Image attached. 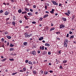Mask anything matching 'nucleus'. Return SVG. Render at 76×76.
<instances>
[{
  "label": "nucleus",
  "mask_w": 76,
  "mask_h": 76,
  "mask_svg": "<svg viewBox=\"0 0 76 76\" xmlns=\"http://www.w3.org/2000/svg\"><path fill=\"white\" fill-rule=\"evenodd\" d=\"M15 21H13L12 23V25H13L14 26H15Z\"/></svg>",
  "instance_id": "obj_23"
},
{
  "label": "nucleus",
  "mask_w": 76,
  "mask_h": 76,
  "mask_svg": "<svg viewBox=\"0 0 76 76\" xmlns=\"http://www.w3.org/2000/svg\"><path fill=\"white\" fill-rule=\"evenodd\" d=\"M48 72H50V73H53V71L50 70V71H49Z\"/></svg>",
  "instance_id": "obj_48"
},
{
  "label": "nucleus",
  "mask_w": 76,
  "mask_h": 76,
  "mask_svg": "<svg viewBox=\"0 0 76 76\" xmlns=\"http://www.w3.org/2000/svg\"><path fill=\"white\" fill-rule=\"evenodd\" d=\"M62 20H64V21H66V20H67V19H66V18H62Z\"/></svg>",
  "instance_id": "obj_14"
},
{
  "label": "nucleus",
  "mask_w": 76,
  "mask_h": 76,
  "mask_svg": "<svg viewBox=\"0 0 76 76\" xmlns=\"http://www.w3.org/2000/svg\"><path fill=\"white\" fill-rule=\"evenodd\" d=\"M44 39V37H42L39 39V41H41V40H43Z\"/></svg>",
  "instance_id": "obj_12"
},
{
  "label": "nucleus",
  "mask_w": 76,
  "mask_h": 76,
  "mask_svg": "<svg viewBox=\"0 0 76 76\" xmlns=\"http://www.w3.org/2000/svg\"><path fill=\"white\" fill-rule=\"evenodd\" d=\"M50 12L51 13H52V14H53L54 13V12L53 11H50Z\"/></svg>",
  "instance_id": "obj_52"
},
{
  "label": "nucleus",
  "mask_w": 76,
  "mask_h": 76,
  "mask_svg": "<svg viewBox=\"0 0 76 76\" xmlns=\"http://www.w3.org/2000/svg\"><path fill=\"white\" fill-rule=\"evenodd\" d=\"M1 40L2 41V42H4V38H2L1 39Z\"/></svg>",
  "instance_id": "obj_35"
},
{
  "label": "nucleus",
  "mask_w": 76,
  "mask_h": 76,
  "mask_svg": "<svg viewBox=\"0 0 76 76\" xmlns=\"http://www.w3.org/2000/svg\"><path fill=\"white\" fill-rule=\"evenodd\" d=\"M46 4L47 6H50V4H49L47 3Z\"/></svg>",
  "instance_id": "obj_53"
},
{
  "label": "nucleus",
  "mask_w": 76,
  "mask_h": 76,
  "mask_svg": "<svg viewBox=\"0 0 76 76\" xmlns=\"http://www.w3.org/2000/svg\"><path fill=\"white\" fill-rule=\"evenodd\" d=\"M10 61H14V59L13 58H12V59L10 58Z\"/></svg>",
  "instance_id": "obj_43"
},
{
  "label": "nucleus",
  "mask_w": 76,
  "mask_h": 76,
  "mask_svg": "<svg viewBox=\"0 0 76 76\" xmlns=\"http://www.w3.org/2000/svg\"><path fill=\"white\" fill-rule=\"evenodd\" d=\"M47 74H48V72L47 71L44 72V75H47Z\"/></svg>",
  "instance_id": "obj_8"
},
{
  "label": "nucleus",
  "mask_w": 76,
  "mask_h": 76,
  "mask_svg": "<svg viewBox=\"0 0 76 76\" xmlns=\"http://www.w3.org/2000/svg\"><path fill=\"white\" fill-rule=\"evenodd\" d=\"M75 35L73 34L72 36H71L69 38L70 39H72V38H74V36Z\"/></svg>",
  "instance_id": "obj_17"
},
{
  "label": "nucleus",
  "mask_w": 76,
  "mask_h": 76,
  "mask_svg": "<svg viewBox=\"0 0 76 76\" xmlns=\"http://www.w3.org/2000/svg\"><path fill=\"white\" fill-rule=\"evenodd\" d=\"M43 19V18H40L39 19V20H40V21H42V20Z\"/></svg>",
  "instance_id": "obj_37"
},
{
  "label": "nucleus",
  "mask_w": 76,
  "mask_h": 76,
  "mask_svg": "<svg viewBox=\"0 0 76 76\" xmlns=\"http://www.w3.org/2000/svg\"><path fill=\"white\" fill-rule=\"evenodd\" d=\"M3 10H1L0 11V13H3Z\"/></svg>",
  "instance_id": "obj_39"
},
{
  "label": "nucleus",
  "mask_w": 76,
  "mask_h": 76,
  "mask_svg": "<svg viewBox=\"0 0 76 76\" xmlns=\"http://www.w3.org/2000/svg\"><path fill=\"white\" fill-rule=\"evenodd\" d=\"M59 68H60V69H63V68L62 67V66H61V65L60 66Z\"/></svg>",
  "instance_id": "obj_56"
},
{
  "label": "nucleus",
  "mask_w": 76,
  "mask_h": 76,
  "mask_svg": "<svg viewBox=\"0 0 76 76\" xmlns=\"http://www.w3.org/2000/svg\"><path fill=\"white\" fill-rule=\"evenodd\" d=\"M65 15H67V16H69V15L66 12L65 13Z\"/></svg>",
  "instance_id": "obj_45"
},
{
  "label": "nucleus",
  "mask_w": 76,
  "mask_h": 76,
  "mask_svg": "<svg viewBox=\"0 0 76 76\" xmlns=\"http://www.w3.org/2000/svg\"><path fill=\"white\" fill-rule=\"evenodd\" d=\"M7 38H8V39H11V38H12V37H10V36H7Z\"/></svg>",
  "instance_id": "obj_18"
},
{
  "label": "nucleus",
  "mask_w": 76,
  "mask_h": 76,
  "mask_svg": "<svg viewBox=\"0 0 76 76\" xmlns=\"http://www.w3.org/2000/svg\"><path fill=\"white\" fill-rule=\"evenodd\" d=\"M61 50H60L59 51H58V53L59 54H61Z\"/></svg>",
  "instance_id": "obj_41"
},
{
  "label": "nucleus",
  "mask_w": 76,
  "mask_h": 76,
  "mask_svg": "<svg viewBox=\"0 0 76 76\" xmlns=\"http://www.w3.org/2000/svg\"><path fill=\"white\" fill-rule=\"evenodd\" d=\"M11 55H12V56H16V54L15 53L13 52V53L11 54Z\"/></svg>",
  "instance_id": "obj_25"
},
{
  "label": "nucleus",
  "mask_w": 76,
  "mask_h": 76,
  "mask_svg": "<svg viewBox=\"0 0 76 76\" xmlns=\"http://www.w3.org/2000/svg\"><path fill=\"white\" fill-rule=\"evenodd\" d=\"M30 54H32L33 56H35L37 54V52L35 50L30 52Z\"/></svg>",
  "instance_id": "obj_3"
},
{
  "label": "nucleus",
  "mask_w": 76,
  "mask_h": 76,
  "mask_svg": "<svg viewBox=\"0 0 76 76\" xmlns=\"http://www.w3.org/2000/svg\"><path fill=\"white\" fill-rule=\"evenodd\" d=\"M48 28H48V26H47L46 27V30H48Z\"/></svg>",
  "instance_id": "obj_51"
},
{
  "label": "nucleus",
  "mask_w": 76,
  "mask_h": 76,
  "mask_svg": "<svg viewBox=\"0 0 76 76\" xmlns=\"http://www.w3.org/2000/svg\"><path fill=\"white\" fill-rule=\"evenodd\" d=\"M56 39L57 40H60V38H59V37H56Z\"/></svg>",
  "instance_id": "obj_44"
},
{
  "label": "nucleus",
  "mask_w": 76,
  "mask_h": 76,
  "mask_svg": "<svg viewBox=\"0 0 76 76\" xmlns=\"http://www.w3.org/2000/svg\"><path fill=\"white\" fill-rule=\"evenodd\" d=\"M69 34H67L66 37H67V38H68V37H69Z\"/></svg>",
  "instance_id": "obj_58"
},
{
  "label": "nucleus",
  "mask_w": 76,
  "mask_h": 76,
  "mask_svg": "<svg viewBox=\"0 0 76 76\" xmlns=\"http://www.w3.org/2000/svg\"><path fill=\"white\" fill-rule=\"evenodd\" d=\"M4 34H5V35H7L8 34V33L7 31H5L4 32Z\"/></svg>",
  "instance_id": "obj_42"
},
{
  "label": "nucleus",
  "mask_w": 76,
  "mask_h": 76,
  "mask_svg": "<svg viewBox=\"0 0 76 76\" xmlns=\"http://www.w3.org/2000/svg\"><path fill=\"white\" fill-rule=\"evenodd\" d=\"M47 52L45 51H44L43 53H42L43 55H45L46 54H47Z\"/></svg>",
  "instance_id": "obj_20"
},
{
  "label": "nucleus",
  "mask_w": 76,
  "mask_h": 76,
  "mask_svg": "<svg viewBox=\"0 0 76 76\" xmlns=\"http://www.w3.org/2000/svg\"><path fill=\"white\" fill-rule=\"evenodd\" d=\"M23 45H25V46L28 45V42H24Z\"/></svg>",
  "instance_id": "obj_13"
},
{
  "label": "nucleus",
  "mask_w": 76,
  "mask_h": 76,
  "mask_svg": "<svg viewBox=\"0 0 76 76\" xmlns=\"http://www.w3.org/2000/svg\"><path fill=\"white\" fill-rule=\"evenodd\" d=\"M33 73L35 75H36L37 74V72H36V71H33Z\"/></svg>",
  "instance_id": "obj_36"
},
{
  "label": "nucleus",
  "mask_w": 76,
  "mask_h": 76,
  "mask_svg": "<svg viewBox=\"0 0 76 76\" xmlns=\"http://www.w3.org/2000/svg\"><path fill=\"white\" fill-rule=\"evenodd\" d=\"M69 34H73V32L72 31H69Z\"/></svg>",
  "instance_id": "obj_46"
},
{
  "label": "nucleus",
  "mask_w": 76,
  "mask_h": 76,
  "mask_svg": "<svg viewBox=\"0 0 76 76\" xmlns=\"http://www.w3.org/2000/svg\"><path fill=\"white\" fill-rule=\"evenodd\" d=\"M67 13L68 15H70V10H68Z\"/></svg>",
  "instance_id": "obj_29"
},
{
  "label": "nucleus",
  "mask_w": 76,
  "mask_h": 76,
  "mask_svg": "<svg viewBox=\"0 0 76 76\" xmlns=\"http://www.w3.org/2000/svg\"><path fill=\"white\" fill-rule=\"evenodd\" d=\"M28 64L31 65H33V63L31 61H29L28 62Z\"/></svg>",
  "instance_id": "obj_11"
},
{
  "label": "nucleus",
  "mask_w": 76,
  "mask_h": 76,
  "mask_svg": "<svg viewBox=\"0 0 76 76\" xmlns=\"http://www.w3.org/2000/svg\"><path fill=\"white\" fill-rule=\"evenodd\" d=\"M40 50H44V46H42V47L40 46L39 48Z\"/></svg>",
  "instance_id": "obj_6"
},
{
  "label": "nucleus",
  "mask_w": 76,
  "mask_h": 76,
  "mask_svg": "<svg viewBox=\"0 0 76 76\" xmlns=\"http://www.w3.org/2000/svg\"><path fill=\"white\" fill-rule=\"evenodd\" d=\"M20 72H24V71H23V70H20Z\"/></svg>",
  "instance_id": "obj_55"
},
{
  "label": "nucleus",
  "mask_w": 76,
  "mask_h": 76,
  "mask_svg": "<svg viewBox=\"0 0 76 76\" xmlns=\"http://www.w3.org/2000/svg\"><path fill=\"white\" fill-rule=\"evenodd\" d=\"M35 14L36 15H38V12H35Z\"/></svg>",
  "instance_id": "obj_59"
},
{
  "label": "nucleus",
  "mask_w": 76,
  "mask_h": 76,
  "mask_svg": "<svg viewBox=\"0 0 76 76\" xmlns=\"http://www.w3.org/2000/svg\"><path fill=\"white\" fill-rule=\"evenodd\" d=\"M25 10L27 11V12H29V9L27 8H25Z\"/></svg>",
  "instance_id": "obj_24"
},
{
  "label": "nucleus",
  "mask_w": 76,
  "mask_h": 76,
  "mask_svg": "<svg viewBox=\"0 0 76 76\" xmlns=\"http://www.w3.org/2000/svg\"><path fill=\"white\" fill-rule=\"evenodd\" d=\"M40 72L41 73V74L42 75L44 73V71H43L42 70H41L40 71Z\"/></svg>",
  "instance_id": "obj_32"
},
{
  "label": "nucleus",
  "mask_w": 76,
  "mask_h": 76,
  "mask_svg": "<svg viewBox=\"0 0 76 76\" xmlns=\"http://www.w3.org/2000/svg\"><path fill=\"white\" fill-rule=\"evenodd\" d=\"M23 70L24 71V72H25V71H26V68L24 67L23 68Z\"/></svg>",
  "instance_id": "obj_34"
},
{
  "label": "nucleus",
  "mask_w": 76,
  "mask_h": 76,
  "mask_svg": "<svg viewBox=\"0 0 76 76\" xmlns=\"http://www.w3.org/2000/svg\"><path fill=\"white\" fill-rule=\"evenodd\" d=\"M27 15H29V16H32V14L31 12L28 13H27Z\"/></svg>",
  "instance_id": "obj_19"
},
{
  "label": "nucleus",
  "mask_w": 76,
  "mask_h": 76,
  "mask_svg": "<svg viewBox=\"0 0 76 76\" xmlns=\"http://www.w3.org/2000/svg\"><path fill=\"white\" fill-rule=\"evenodd\" d=\"M51 1L54 5H58V3L56 2V1Z\"/></svg>",
  "instance_id": "obj_4"
},
{
  "label": "nucleus",
  "mask_w": 76,
  "mask_h": 76,
  "mask_svg": "<svg viewBox=\"0 0 76 76\" xmlns=\"http://www.w3.org/2000/svg\"><path fill=\"white\" fill-rule=\"evenodd\" d=\"M7 46H9V42H7Z\"/></svg>",
  "instance_id": "obj_54"
},
{
  "label": "nucleus",
  "mask_w": 76,
  "mask_h": 76,
  "mask_svg": "<svg viewBox=\"0 0 76 76\" xmlns=\"http://www.w3.org/2000/svg\"><path fill=\"white\" fill-rule=\"evenodd\" d=\"M33 8H36V5H34L33 6Z\"/></svg>",
  "instance_id": "obj_57"
},
{
  "label": "nucleus",
  "mask_w": 76,
  "mask_h": 76,
  "mask_svg": "<svg viewBox=\"0 0 76 76\" xmlns=\"http://www.w3.org/2000/svg\"><path fill=\"white\" fill-rule=\"evenodd\" d=\"M45 46H47V47H50V45L48 43H45Z\"/></svg>",
  "instance_id": "obj_9"
},
{
  "label": "nucleus",
  "mask_w": 76,
  "mask_h": 76,
  "mask_svg": "<svg viewBox=\"0 0 76 76\" xmlns=\"http://www.w3.org/2000/svg\"><path fill=\"white\" fill-rule=\"evenodd\" d=\"M9 12H8V11H6L5 13H4V14L5 15H9Z\"/></svg>",
  "instance_id": "obj_7"
},
{
  "label": "nucleus",
  "mask_w": 76,
  "mask_h": 76,
  "mask_svg": "<svg viewBox=\"0 0 76 76\" xmlns=\"http://www.w3.org/2000/svg\"><path fill=\"white\" fill-rule=\"evenodd\" d=\"M40 52H41V51H40V50H38V51H37V53H38V54H39V53H40Z\"/></svg>",
  "instance_id": "obj_62"
},
{
  "label": "nucleus",
  "mask_w": 76,
  "mask_h": 76,
  "mask_svg": "<svg viewBox=\"0 0 76 76\" xmlns=\"http://www.w3.org/2000/svg\"><path fill=\"white\" fill-rule=\"evenodd\" d=\"M62 6V4H61L60 3L59 5V6H60V7H61Z\"/></svg>",
  "instance_id": "obj_49"
},
{
  "label": "nucleus",
  "mask_w": 76,
  "mask_h": 76,
  "mask_svg": "<svg viewBox=\"0 0 76 76\" xmlns=\"http://www.w3.org/2000/svg\"><path fill=\"white\" fill-rule=\"evenodd\" d=\"M64 27H65V26L63 24H61L59 26V28L61 29L62 28H64Z\"/></svg>",
  "instance_id": "obj_5"
},
{
  "label": "nucleus",
  "mask_w": 76,
  "mask_h": 76,
  "mask_svg": "<svg viewBox=\"0 0 76 76\" xmlns=\"http://www.w3.org/2000/svg\"><path fill=\"white\" fill-rule=\"evenodd\" d=\"M14 46V45H12V44L11 43L10 45V47H13Z\"/></svg>",
  "instance_id": "obj_26"
},
{
  "label": "nucleus",
  "mask_w": 76,
  "mask_h": 76,
  "mask_svg": "<svg viewBox=\"0 0 76 76\" xmlns=\"http://www.w3.org/2000/svg\"><path fill=\"white\" fill-rule=\"evenodd\" d=\"M56 34H57V35H58V34H60V32L58 31V32H56Z\"/></svg>",
  "instance_id": "obj_31"
},
{
  "label": "nucleus",
  "mask_w": 76,
  "mask_h": 76,
  "mask_svg": "<svg viewBox=\"0 0 76 76\" xmlns=\"http://www.w3.org/2000/svg\"><path fill=\"white\" fill-rule=\"evenodd\" d=\"M48 15H44L43 17L44 19L46 18V17H48Z\"/></svg>",
  "instance_id": "obj_16"
},
{
  "label": "nucleus",
  "mask_w": 76,
  "mask_h": 76,
  "mask_svg": "<svg viewBox=\"0 0 76 76\" xmlns=\"http://www.w3.org/2000/svg\"><path fill=\"white\" fill-rule=\"evenodd\" d=\"M32 23L33 24H35L36 23V22L35 21H33L32 22Z\"/></svg>",
  "instance_id": "obj_50"
},
{
  "label": "nucleus",
  "mask_w": 76,
  "mask_h": 76,
  "mask_svg": "<svg viewBox=\"0 0 76 76\" xmlns=\"http://www.w3.org/2000/svg\"><path fill=\"white\" fill-rule=\"evenodd\" d=\"M68 40L67 39H65L64 41V45L66 48L67 47V44H68Z\"/></svg>",
  "instance_id": "obj_1"
},
{
  "label": "nucleus",
  "mask_w": 76,
  "mask_h": 76,
  "mask_svg": "<svg viewBox=\"0 0 76 76\" xmlns=\"http://www.w3.org/2000/svg\"><path fill=\"white\" fill-rule=\"evenodd\" d=\"M3 4H4V5H5V6H6V3H5V2H4L3 3Z\"/></svg>",
  "instance_id": "obj_60"
},
{
  "label": "nucleus",
  "mask_w": 76,
  "mask_h": 76,
  "mask_svg": "<svg viewBox=\"0 0 76 76\" xmlns=\"http://www.w3.org/2000/svg\"><path fill=\"white\" fill-rule=\"evenodd\" d=\"M5 60H6V58H4L2 60H1V61H2V62H4V61H5Z\"/></svg>",
  "instance_id": "obj_27"
},
{
  "label": "nucleus",
  "mask_w": 76,
  "mask_h": 76,
  "mask_svg": "<svg viewBox=\"0 0 76 76\" xmlns=\"http://www.w3.org/2000/svg\"><path fill=\"white\" fill-rule=\"evenodd\" d=\"M14 50H15V49L14 48H11L10 49V51H14Z\"/></svg>",
  "instance_id": "obj_15"
},
{
  "label": "nucleus",
  "mask_w": 76,
  "mask_h": 76,
  "mask_svg": "<svg viewBox=\"0 0 76 76\" xmlns=\"http://www.w3.org/2000/svg\"><path fill=\"white\" fill-rule=\"evenodd\" d=\"M28 61L29 60H26L25 61L26 63H28Z\"/></svg>",
  "instance_id": "obj_33"
},
{
  "label": "nucleus",
  "mask_w": 76,
  "mask_h": 76,
  "mask_svg": "<svg viewBox=\"0 0 76 76\" xmlns=\"http://www.w3.org/2000/svg\"><path fill=\"white\" fill-rule=\"evenodd\" d=\"M45 10H47V6H45Z\"/></svg>",
  "instance_id": "obj_47"
},
{
  "label": "nucleus",
  "mask_w": 76,
  "mask_h": 76,
  "mask_svg": "<svg viewBox=\"0 0 76 76\" xmlns=\"http://www.w3.org/2000/svg\"><path fill=\"white\" fill-rule=\"evenodd\" d=\"M16 74H17V72H16L15 73H13L12 74V75H16Z\"/></svg>",
  "instance_id": "obj_40"
},
{
  "label": "nucleus",
  "mask_w": 76,
  "mask_h": 76,
  "mask_svg": "<svg viewBox=\"0 0 76 76\" xmlns=\"http://www.w3.org/2000/svg\"><path fill=\"white\" fill-rule=\"evenodd\" d=\"M24 18H25V19H26V20H28V18H27V17L25 16H24Z\"/></svg>",
  "instance_id": "obj_38"
},
{
  "label": "nucleus",
  "mask_w": 76,
  "mask_h": 76,
  "mask_svg": "<svg viewBox=\"0 0 76 76\" xmlns=\"http://www.w3.org/2000/svg\"><path fill=\"white\" fill-rule=\"evenodd\" d=\"M48 55H51V52H48Z\"/></svg>",
  "instance_id": "obj_63"
},
{
  "label": "nucleus",
  "mask_w": 76,
  "mask_h": 76,
  "mask_svg": "<svg viewBox=\"0 0 76 76\" xmlns=\"http://www.w3.org/2000/svg\"><path fill=\"white\" fill-rule=\"evenodd\" d=\"M27 12L25 11L24 12H22V14H26Z\"/></svg>",
  "instance_id": "obj_30"
},
{
  "label": "nucleus",
  "mask_w": 76,
  "mask_h": 76,
  "mask_svg": "<svg viewBox=\"0 0 76 76\" xmlns=\"http://www.w3.org/2000/svg\"><path fill=\"white\" fill-rule=\"evenodd\" d=\"M55 29V28L54 27H53L52 28H51L50 30L49 31L50 32H51L52 31H53V30H54Z\"/></svg>",
  "instance_id": "obj_10"
},
{
  "label": "nucleus",
  "mask_w": 76,
  "mask_h": 76,
  "mask_svg": "<svg viewBox=\"0 0 76 76\" xmlns=\"http://www.w3.org/2000/svg\"><path fill=\"white\" fill-rule=\"evenodd\" d=\"M18 12L19 13H22V10L20 9L18 11Z\"/></svg>",
  "instance_id": "obj_22"
},
{
  "label": "nucleus",
  "mask_w": 76,
  "mask_h": 76,
  "mask_svg": "<svg viewBox=\"0 0 76 76\" xmlns=\"http://www.w3.org/2000/svg\"><path fill=\"white\" fill-rule=\"evenodd\" d=\"M30 10L31 12H33V10H32V9H30Z\"/></svg>",
  "instance_id": "obj_64"
},
{
  "label": "nucleus",
  "mask_w": 76,
  "mask_h": 76,
  "mask_svg": "<svg viewBox=\"0 0 76 76\" xmlns=\"http://www.w3.org/2000/svg\"><path fill=\"white\" fill-rule=\"evenodd\" d=\"M25 34H26L25 35ZM25 37H26V38H29V37H30L31 36H32V34H31L29 35L28 34L25 33Z\"/></svg>",
  "instance_id": "obj_2"
},
{
  "label": "nucleus",
  "mask_w": 76,
  "mask_h": 76,
  "mask_svg": "<svg viewBox=\"0 0 76 76\" xmlns=\"http://www.w3.org/2000/svg\"><path fill=\"white\" fill-rule=\"evenodd\" d=\"M2 45L1 46V47L4 48V43H2Z\"/></svg>",
  "instance_id": "obj_61"
},
{
  "label": "nucleus",
  "mask_w": 76,
  "mask_h": 76,
  "mask_svg": "<svg viewBox=\"0 0 76 76\" xmlns=\"http://www.w3.org/2000/svg\"><path fill=\"white\" fill-rule=\"evenodd\" d=\"M13 20L14 21H15V20H16V17H15V16H13Z\"/></svg>",
  "instance_id": "obj_21"
},
{
  "label": "nucleus",
  "mask_w": 76,
  "mask_h": 76,
  "mask_svg": "<svg viewBox=\"0 0 76 76\" xmlns=\"http://www.w3.org/2000/svg\"><path fill=\"white\" fill-rule=\"evenodd\" d=\"M67 60H64V61H63V63H67Z\"/></svg>",
  "instance_id": "obj_28"
}]
</instances>
